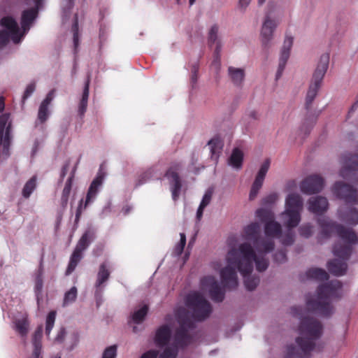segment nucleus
Masks as SVG:
<instances>
[{
	"instance_id": "f257e3e1",
	"label": "nucleus",
	"mask_w": 358,
	"mask_h": 358,
	"mask_svg": "<svg viewBox=\"0 0 358 358\" xmlns=\"http://www.w3.org/2000/svg\"><path fill=\"white\" fill-rule=\"evenodd\" d=\"M255 264L256 270L259 272L265 271L269 265V260L264 255H257L250 243H241L234 260L230 257L228 266H225V290L235 289L238 286L236 268L244 278L246 289L253 291L259 283V276L250 275Z\"/></svg>"
},
{
	"instance_id": "f03ea898",
	"label": "nucleus",
	"mask_w": 358,
	"mask_h": 358,
	"mask_svg": "<svg viewBox=\"0 0 358 358\" xmlns=\"http://www.w3.org/2000/svg\"><path fill=\"white\" fill-rule=\"evenodd\" d=\"M317 222L321 228V234L324 238H329L334 232L338 236L339 240L332 249L334 255L337 258L329 261L327 268L335 276L343 275L347 272V262L352 255L353 245L358 243V238L353 229L335 224L326 217H320Z\"/></svg>"
},
{
	"instance_id": "7ed1b4c3",
	"label": "nucleus",
	"mask_w": 358,
	"mask_h": 358,
	"mask_svg": "<svg viewBox=\"0 0 358 358\" xmlns=\"http://www.w3.org/2000/svg\"><path fill=\"white\" fill-rule=\"evenodd\" d=\"M291 314L301 319L299 326L300 336L296 338L297 347L292 345L287 346L285 358H305L315 349L321 350L323 346L320 344L317 346L315 344V341L322 334L321 322L312 317H303V309L299 306L292 307Z\"/></svg>"
},
{
	"instance_id": "20e7f679",
	"label": "nucleus",
	"mask_w": 358,
	"mask_h": 358,
	"mask_svg": "<svg viewBox=\"0 0 358 358\" xmlns=\"http://www.w3.org/2000/svg\"><path fill=\"white\" fill-rule=\"evenodd\" d=\"M178 327L174 331L172 342L165 348L159 358H176L178 350L185 349L193 341L190 331L194 328V322L190 320L184 308H178L176 312Z\"/></svg>"
},
{
	"instance_id": "39448f33",
	"label": "nucleus",
	"mask_w": 358,
	"mask_h": 358,
	"mask_svg": "<svg viewBox=\"0 0 358 358\" xmlns=\"http://www.w3.org/2000/svg\"><path fill=\"white\" fill-rule=\"evenodd\" d=\"M341 287V282L337 280L319 286L317 295L306 301L308 309L322 316H330L334 310L331 299L338 296V291Z\"/></svg>"
},
{
	"instance_id": "423d86ee",
	"label": "nucleus",
	"mask_w": 358,
	"mask_h": 358,
	"mask_svg": "<svg viewBox=\"0 0 358 358\" xmlns=\"http://www.w3.org/2000/svg\"><path fill=\"white\" fill-rule=\"evenodd\" d=\"M261 226L258 222H252L245 226L243 229V239L252 243L254 248L257 250V255H262L266 257V254L273 250L275 243L273 239L268 237H261Z\"/></svg>"
},
{
	"instance_id": "0eeeda50",
	"label": "nucleus",
	"mask_w": 358,
	"mask_h": 358,
	"mask_svg": "<svg viewBox=\"0 0 358 358\" xmlns=\"http://www.w3.org/2000/svg\"><path fill=\"white\" fill-rule=\"evenodd\" d=\"M185 303L192 310V319L189 318L194 322V327H196L194 321L201 322L206 320L212 312L210 303L199 292L189 294L186 297ZM187 313H189L187 311Z\"/></svg>"
},
{
	"instance_id": "6e6552de",
	"label": "nucleus",
	"mask_w": 358,
	"mask_h": 358,
	"mask_svg": "<svg viewBox=\"0 0 358 358\" xmlns=\"http://www.w3.org/2000/svg\"><path fill=\"white\" fill-rule=\"evenodd\" d=\"M303 199L299 194L291 193L285 199V210L282 213L285 225L292 229L296 227L300 220V212L303 209Z\"/></svg>"
},
{
	"instance_id": "1a4fd4ad",
	"label": "nucleus",
	"mask_w": 358,
	"mask_h": 358,
	"mask_svg": "<svg viewBox=\"0 0 358 358\" xmlns=\"http://www.w3.org/2000/svg\"><path fill=\"white\" fill-rule=\"evenodd\" d=\"M10 114L0 115V160H6L10 155L13 136L11 134V122H9Z\"/></svg>"
},
{
	"instance_id": "9d476101",
	"label": "nucleus",
	"mask_w": 358,
	"mask_h": 358,
	"mask_svg": "<svg viewBox=\"0 0 358 358\" xmlns=\"http://www.w3.org/2000/svg\"><path fill=\"white\" fill-rule=\"evenodd\" d=\"M329 64V55L328 53L322 54L313 73L311 83L306 95L313 98L317 96V92L321 87L322 80L327 71Z\"/></svg>"
},
{
	"instance_id": "9b49d317",
	"label": "nucleus",
	"mask_w": 358,
	"mask_h": 358,
	"mask_svg": "<svg viewBox=\"0 0 358 358\" xmlns=\"http://www.w3.org/2000/svg\"><path fill=\"white\" fill-rule=\"evenodd\" d=\"M278 26L275 20H272L268 15H266L262 23L260 31L262 47L264 52L268 57L269 49L271 47V41L273 38V32Z\"/></svg>"
},
{
	"instance_id": "f8f14e48",
	"label": "nucleus",
	"mask_w": 358,
	"mask_h": 358,
	"mask_svg": "<svg viewBox=\"0 0 358 358\" xmlns=\"http://www.w3.org/2000/svg\"><path fill=\"white\" fill-rule=\"evenodd\" d=\"M104 177L105 173L100 170L90 185L85 203L83 204V199L80 201L76 213V217H80L83 209H85L87 206L95 199L99 192V189L103 184Z\"/></svg>"
},
{
	"instance_id": "ddd939ff",
	"label": "nucleus",
	"mask_w": 358,
	"mask_h": 358,
	"mask_svg": "<svg viewBox=\"0 0 358 358\" xmlns=\"http://www.w3.org/2000/svg\"><path fill=\"white\" fill-rule=\"evenodd\" d=\"M180 168V163L173 162L165 174V176L169 180L171 185L172 197L174 201L178 199L182 187L181 180L178 173Z\"/></svg>"
},
{
	"instance_id": "4468645a",
	"label": "nucleus",
	"mask_w": 358,
	"mask_h": 358,
	"mask_svg": "<svg viewBox=\"0 0 358 358\" xmlns=\"http://www.w3.org/2000/svg\"><path fill=\"white\" fill-rule=\"evenodd\" d=\"M334 193L346 203H356L358 201V192L351 185L343 182H338L334 185Z\"/></svg>"
},
{
	"instance_id": "2eb2a0df",
	"label": "nucleus",
	"mask_w": 358,
	"mask_h": 358,
	"mask_svg": "<svg viewBox=\"0 0 358 358\" xmlns=\"http://www.w3.org/2000/svg\"><path fill=\"white\" fill-rule=\"evenodd\" d=\"M271 159L269 158H267L264 161V162L261 165L251 187V189L249 194L250 200H253L258 194L259 189L262 188L263 185L264 178L269 169Z\"/></svg>"
},
{
	"instance_id": "dca6fc26",
	"label": "nucleus",
	"mask_w": 358,
	"mask_h": 358,
	"mask_svg": "<svg viewBox=\"0 0 358 358\" xmlns=\"http://www.w3.org/2000/svg\"><path fill=\"white\" fill-rule=\"evenodd\" d=\"M203 289H208L211 299L214 301H222L224 299V293L215 278L213 276L203 277L201 280Z\"/></svg>"
},
{
	"instance_id": "f3484780",
	"label": "nucleus",
	"mask_w": 358,
	"mask_h": 358,
	"mask_svg": "<svg viewBox=\"0 0 358 358\" xmlns=\"http://www.w3.org/2000/svg\"><path fill=\"white\" fill-rule=\"evenodd\" d=\"M324 187V180L318 176H310L303 180L300 185L301 191L306 194L320 192Z\"/></svg>"
},
{
	"instance_id": "a211bd4d",
	"label": "nucleus",
	"mask_w": 358,
	"mask_h": 358,
	"mask_svg": "<svg viewBox=\"0 0 358 358\" xmlns=\"http://www.w3.org/2000/svg\"><path fill=\"white\" fill-rule=\"evenodd\" d=\"M293 37L286 36L284 41L283 46L281 50L280 57L279 59V64L278 70L275 75V80H278L285 68L287 62L289 57L290 50L293 45Z\"/></svg>"
},
{
	"instance_id": "6ab92c4d",
	"label": "nucleus",
	"mask_w": 358,
	"mask_h": 358,
	"mask_svg": "<svg viewBox=\"0 0 358 358\" xmlns=\"http://www.w3.org/2000/svg\"><path fill=\"white\" fill-rule=\"evenodd\" d=\"M0 24L8 30V33L10 34V38L14 43L20 42L23 34H20L18 24L13 17H3L0 20Z\"/></svg>"
},
{
	"instance_id": "aec40b11",
	"label": "nucleus",
	"mask_w": 358,
	"mask_h": 358,
	"mask_svg": "<svg viewBox=\"0 0 358 358\" xmlns=\"http://www.w3.org/2000/svg\"><path fill=\"white\" fill-rule=\"evenodd\" d=\"M171 329L168 324L160 326L155 332V343L157 347H167L172 342Z\"/></svg>"
},
{
	"instance_id": "412c9836",
	"label": "nucleus",
	"mask_w": 358,
	"mask_h": 358,
	"mask_svg": "<svg viewBox=\"0 0 358 358\" xmlns=\"http://www.w3.org/2000/svg\"><path fill=\"white\" fill-rule=\"evenodd\" d=\"M41 5L42 3L38 5L35 3V8H29L22 12L21 17V27L23 31V35L29 30L31 24L37 17L38 9Z\"/></svg>"
},
{
	"instance_id": "4be33fe9",
	"label": "nucleus",
	"mask_w": 358,
	"mask_h": 358,
	"mask_svg": "<svg viewBox=\"0 0 358 358\" xmlns=\"http://www.w3.org/2000/svg\"><path fill=\"white\" fill-rule=\"evenodd\" d=\"M328 201L325 197L313 196L308 200V210L315 214H322L327 210Z\"/></svg>"
},
{
	"instance_id": "5701e85b",
	"label": "nucleus",
	"mask_w": 358,
	"mask_h": 358,
	"mask_svg": "<svg viewBox=\"0 0 358 358\" xmlns=\"http://www.w3.org/2000/svg\"><path fill=\"white\" fill-rule=\"evenodd\" d=\"M110 275V265L107 262H103L99 267L96 275V280L94 286L96 291L101 289V287L108 281Z\"/></svg>"
},
{
	"instance_id": "b1692460",
	"label": "nucleus",
	"mask_w": 358,
	"mask_h": 358,
	"mask_svg": "<svg viewBox=\"0 0 358 358\" xmlns=\"http://www.w3.org/2000/svg\"><path fill=\"white\" fill-rule=\"evenodd\" d=\"M245 71L243 69L229 66L228 68V77L231 83L237 87H241L245 79Z\"/></svg>"
},
{
	"instance_id": "393cba45",
	"label": "nucleus",
	"mask_w": 358,
	"mask_h": 358,
	"mask_svg": "<svg viewBox=\"0 0 358 358\" xmlns=\"http://www.w3.org/2000/svg\"><path fill=\"white\" fill-rule=\"evenodd\" d=\"M96 237L95 231L92 229H87L79 239L75 249L83 252Z\"/></svg>"
},
{
	"instance_id": "a878e982",
	"label": "nucleus",
	"mask_w": 358,
	"mask_h": 358,
	"mask_svg": "<svg viewBox=\"0 0 358 358\" xmlns=\"http://www.w3.org/2000/svg\"><path fill=\"white\" fill-rule=\"evenodd\" d=\"M243 152L238 148L233 149L228 160L227 164L236 170H240L243 166Z\"/></svg>"
},
{
	"instance_id": "bb28decb",
	"label": "nucleus",
	"mask_w": 358,
	"mask_h": 358,
	"mask_svg": "<svg viewBox=\"0 0 358 358\" xmlns=\"http://www.w3.org/2000/svg\"><path fill=\"white\" fill-rule=\"evenodd\" d=\"M341 219L352 225L358 224V210L355 208H350L347 210H339Z\"/></svg>"
},
{
	"instance_id": "cd10ccee",
	"label": "nucleus",
	"mask_w": 358,
	"mask_h": 358,
	"mask_svg": "<svg viewBox=\"0 0 358 358\" xmlns=\"http://www.w3.org/2000/svg\"><path fill=\"white\" fill-rule=\"evenodd\" d=\"M74 172L75 170L72 171L70 177L67 179L62 193L60 204L63 208H66L68 205L69 199L72 188L73 180L74 178Z\"/></svg>"
},
{
	"instance_id": "c85d7f7f",
	"label": "nucleus",
	"mask_w": 358,
	"mask_h": 358,
	"mask_svg": "<svg viewBox=\"0 0 358 358\" xmlns=\"http://www.w3.org/2000/svg\"><path fill=\"white\" fill-rule=\"evenodd\" d=\"M358 169V156L357 155H350L346 157L345 165L341 171V176L343 178L348 177L347 172L355 171Z\"/></svg>"
},
{
	"instance_id": "c756f323",
	"label": "nucleus",
	"mask_w": 358,
	"mask_h": 358,
	"mask_svg": "<svg viewBox=\"0 0 358 358\" xmlns=\"http://www.w3.org/2000/svg\"><path fill=\"white\" fill-rule=\"evenodd\" d=\"M264 231L266 235V237L273 239V237L279 236L281 234V225L278 222L272 220L265 224Z\"/></svg>"
},
{
	"instance_id": "7c9ffc66",
	"label": "nucleus",
	"mask_w": 358,
	"mask_h": 358,
	"mask_svg": "<svg viewBox=\"0 0 358 358\" xmlns=\"http://www.w3.org/2000/svg\"><path fill=\"white\" fill-rule=\"evenodd\" d=\"M221 50L222 45L220 42L217 43L214 51L213 60L211 63L210 70L216 76L218 74L221 69Z\"/></svg>"
},
{
	"instance_id": "2f4dec72",
	"label": "nucleus",
	"mask_w": 358,
	"mask_h": 358,
	"mask_svg": "<svg viewBox=\"0 0 358 358\" xmlns=\"http://www.w3.org/2000/svg\"><path fill=\"white\" fill-rule=\"evenodd\" d=\"M308 279L317 280H326L329 278V274L325 270L320 268H311L306 272Z\"/></svg>"
},
{
	"instance_id": "473e14b6",
	"label": "nucleus",
	"mask_w": 358,
	"mask_h": 358,
	"mask_svg": "<svg viewBox=\"0 0 358 358\" xmlns=\"http://www.w3.org/2000/svg\"><path fill=\"white\" fill-rule=\"evenodd\" d=\"M83 258V252L74 249L72 255H71L69 263L66 271V275H70L76 268L78 264Z\"/></svg>"
},
{
	"instance_id": "72a5a7b5",
	"label": "nucleus",
	"mask_w": 358,
	"mask_h": 358,
	"mask_svg": "<svg viewBox=\"0 0 358 358\" xmlns=\"http://www.w3.org/2000/svg\"><path fill=\"white\" fill-rule=\"evenodd\" d=\"M213 193V191L210 188L208 189L205 192V194L203 196V199L196 212V220L198 221H200L201 219L202 218L204 208L210 203L212 199Z\"/></svg>"
},
{
	"instance_id": "f704fd0d",
	"label": "nucleus",
	"mask_w": 358,
	"mask_h": 358,
	"mask_svg": "<svg viewBox=\"0 0 358 358\" xmlns=\"http://www.w3.org/2000/svg\"><path fill=\"white\" fill-rule=\"evenodd\" d=\"M15 331L22 337L26 336L29 327L27 317L17 319L14 322Z\"/></svg>"
},
{
	"instance_id": "c9c22d12",
	"label": "nucleus",
	"mask_w": 358,
	"mask_h": 358,
	"mask_svg": "<svg viewBox=\"0 0 358 358\" xmlns=\"http://www.w3.org/2000/svg\"><path fill=\"white\" fill-rule=\"evenodd\" d=\"M208 145L211 152V157L216 160L219 157L222 147L221 140L218 137H215L208 141Z\"/></svg>"
},
{
	"instance_id": "e433bc0d",
	"label": "nucleus",
	"mask_w": 358,
	"mask_h": 358,
	"mask_svg": "<svg viewBox=\"0 0 358 358\" xmlns=\"http://www.w3.org/2000/svg\"><path fill=\"white\" fill-rule=\"evenodd\" d=\"M36 176H34L25 183L22 192L25 199H28L36 188Z\"/></svg>"
},
{
	"instance_id": "4c0bfd02",
	"label": "nucleus",
	"mask_w": 358,
	"mask_h": 358,
	"mask_svg": "<svg viewBox=\"0 0 358 358\" xmlns=\"http://www.w3.org/2000/svg\"><path fill=\"white\" fill-rule=\"evenodd\" d=\"M148 312V306L147 305L143 306L140 309L137 310L133 313V321L136 324L142 322L144 320Z\"/></svg>"
},
{
	"instance_id": "58836bf2",
	"label": "nucleus",
	"mask_w": 358,
	"mask_h": 358,
	"mask_svg": "<svg viewBox=\"0 0 358 358\" xmlns=\"http://www.w3.org/2000/svg\"><path fill=\"white\" fill-rule=\"evenodd\" d=\"M78 291L76 287H72L64 294L63 300V306H66L70 303L74 302L77 299Z\"/></svg>"
},
{
	"instance_id": "ea45409f",
	"label": "nucleus",
	"mask_w": 358,
	"mask_h": 358,
	"mask_svg": "<svg viewBox=\"0 0 358 358\" xmlns=\"http://www.w3.org/2000/svg\"><path fill=\"white\" fill-rule=\"evenodd\" d=\"M48 106L44 105L41 103L38 111V116H37V120L41 123L43 124L45 123L50 115V110L48 109Z\"/></svg>"
},
{
	"instance_id": "a19ab883",
	"label": "nucleus",
	"mask_w": 358,
	"mask_h": 358,
	"mask_svg": "<svg viewBox=\"0 0 358 358\" xmlns=\"http://www.w3.org/2000/svg\"><path fill=\"white\" fill-rule=\"evenodd\" d=\"M56 314V311L52 310L47 315L45 322V334L47 336H50V334L54 327Z\"/></svg>"
},
{
	"instance_id": "79ce46f5",
	"label": "nucleus",
	"mask_w": 358,
	"mask_h": 358,
	"mask_svg": "<svg viewBox=\"0 0 358 358\" xmlns=\"http://www.w3.org/2000/svg\"><path fill=\"white\" fill-rule=\"evenodd\" d=\"M256 216L260 219L262 222L267 223L273 219V213L266 209L260 208L256 211Z\"/></svg>"
},
{
	"instance_id": "37998d69",
	"label": "nucleus",
	"mask_w": 358,
	"mask_h": 358,
	"mask_svg": "<svg viewBox=\"0 0 358 358\" xmlns=\"http://www.w3.org/2000/svg\"><path fill=\"white\" fill-rule=\"evenodd\" d=\"M72 31L73 34V43L75 48H77V47L79 45V35H78V14L75 15V19L73 24L72 25Z\"/></svg>"
},
{
	"instance_id": "c03bdc74",
	"label": "nucleus",
	"mask_w": 358,
	"mask_h": 358,
	"mask_svg": "<svg viewBox=\"0 0 358 358\" xmlns=\"http://www.w3.org/2000/svg\"><path fill=\"white\" fill-rule=\"evenodd\" d=\"M43 336V327L38 326L34 331L32 338V344L37 345H42L41 340Z\"/></svg>"
},
{
	"instance_id": "a18cd8bd",
	"label": "nucleus",
	"mask_w": 358,
	"mask_h": 358,
	"mask_svg": "<svg viewBox=\"0 0 358 358\" xmlns=\"http://www.w3.org/2000/svg\"><path fill=\"white\" fill-rule=\"evenodd\" d=\"M299 231L301 236L308 238L313 233V227L310 224H305L299 227Z\"/></svg>"
},
{
	"instance_id": "49530a36",
	"label": "nucleus",
	"mask_w": 358,
	"mask_h": 358,
	"mask_svg": "<svg viewBox=\"0 0 358 358\" xmlns=\"http://www.w3.org/2000/svg\"><path fill=\"white\" fill-rule=\"evenodd\" d=\"M61 6L64 14L67 16L74 6V0H62Z\"/></svg>"
},
{
	"instance_id": "de8ad7c7",
	"label": "nucleus",
	"mask_w": 358,
	"mask_h": 358,
	"mask_svg": "<svg viewBox=\"0 0 358 358\" xmlns=\"http://www.w3.org/2000/svg\"><path fill=\"white\" fill-rule=\"evenodd\" d=\"M218 27L214 24L211 27L208 33V43L210 45L214 44L217 38Z\"/></svg>"
},
{
	"instance_id": "09e8293b",
	"label": "nucleus",
	"mask_w": 358,
	"mask_h": 358,
	"mask_svg": "<svg viewBox=\"0 0 358 358\" xmlns=\"http://www.w3.org/2000/svg\"><path fill=\"white\" fill-rule=\"evenodd\" d=\"M117 355V346L111 345L104 350L102 358H115Z\"/></svg>"
},
{
	"instance_id": "8fccbe9b",
	"label": "nucleus",
	"mask_w": 358,
	"mask_h": 358,
	"mask_svg": "<svg viewBox=\"0 0 358 358\" xmlns=\"http://www.w3.org/2000/svg\"><path fill=\"white\" fill-rule=\"evenodd\" d=\"M180 240L179 243L176 246L175 250L177 255H180L182 253L184 248L186 244V236L185 234L183 233H181L180 234Z\"/></svg>"
},
{
	"instance_id": "3c124183",
	"label": "nucleus",
	"mask_w": 358,
	"mask_h": 358,
	"mask_svg": "<svg viewBox=\"0 0 358 358\" xmlns=\"http://www.w3.org/2000/svg\"><path fill=\"white\" fill-rule=\"evenodd\" d=\"M10 34L5 30L0 31V48L6 45L9 42Z\"/></svg>"
},
{
	"instance_id": "603ef678",
	"label": "nucleus",
	"mask_w": 358,
	"mask_h": 358,
	"mask_svg": "<svg viewBox=\"0 0 358 358\" xmlns=\"http://www.w3.org/2000/svg\"><path fill=\"white\" fill-rule=\"evenodd\" d=\"M35 88L36 85L34 83H31L27 86L24 94L22 96L23 102H24V101L31 95V94L34 92Z\"/></svg>"
},
{
	"instance_id": "864d4df0",
	"label": "nucleus",
	"mask_w": 358,
	"mask_h": 358,
	"mask_svg": "<svg viewBox=\"0 0 358 358\" xmlns=\"http://www.w3.org/2000/svg\"><path fill=\"white\" fill-rule=\"evenodd\" d=\"M274 261L278 263H283L286 261V253L283 250H279L274 254Z\"/></svg>"
},
{
	"instance_id": "5fc2aeb1",
	"label": "nucleus",
	"mask_w": 358,
	"mask_h": 358,
	"mask_svg": "<svg viewBox=\"0 0 358 358\" xmlns=\"http://www.w3.org/2000/svg\"><path fill=\"white\" fill-rule=\"evenodd\" d=\"M294 235L291 231H289L285 237L282 239V243L285 245H290L294 243Z\"/></svg>"
},
{
	"instance_id": "6e6d98bb",
	"label": "nucleus",
	"mask_w": 358,
	"mask_h": 358,
	"mask_svg": "<svg viewBox=\"0 0 358 358\" xmlns=\"http://www.w3.org/2000/svg\"><path fill=\"white\" fill-rule=\"evenodd\" d=\"M87 102L88 101L82 99L80 101L79 106H78V114L80 117H83L86 112L87 107Z\"/></svg>"
},
{
	"instance_id": "4d7b16f0",
	"label": "nucleus",
	"mask_w": 358,
	"mask_h": 358,
	"mask_svg": "<svg viewBox=\"0 0 358 358\" xmlns=\"http://www.w3.org/2000/svg\"><path fill=\"white\" fill-rule=\"evenodd\" d=\"M66 334V332L65 328L64 327L60 328V329L59 330L57 335L55 339V341L57 343H62L64 340Z\"/></svg>"
},
{
	"instance_id": "13d9d810",
	"label": "nucleus",
	"mask_w": 358,
	"mask_h": 358,
	"mask_svg": "<svg viewBox=\"0 0 358 358\" xmlns=\"http://www.w3.org/2000/svg\"><path fill=\"white\" fill-rule=\"evenodd\" d=\"M198 71H199V67L196 65H194L192 66V75H191V83L192 85H194L196 83L198 80Z\"/></svg>"
},
{
	"instance_id": "bf43d9fd",
	"label": "nucleus",
	"mask_w": 358,
	"mask_h": 358,
	"mask_svg": "<svg viewBox=\"0 0 358 358\" xmlns=\"http://www.w3.org/2000/svg\"><path fill=\"white\" fill-rule=\"evenodd\" d=\"M159 352L156 350H150L143 353L140 358H157Z\"/></svg>"
},
{
	"instance_id": "052dcab7",
	"label": "nucleus",
	"mask_w": 358,
	"mask_h": 358,
	"mask_svg": "<svg viewBox=\"0 0 358 358\" xmlns=\"http://www.w3.org/2000/svg\"><path fill=\"white\" fill-rule=\"evenodd\" d=\"M33 346L32 358H43L41 356L42 345H33Z\"/></svg>"
},
{
	"instance_id": "680f3d73",
	"label": "nucleus",
	"mask_w": 358,
	"mask_h": 358,
	"mask_svg": "<svg viewBox=\"0 0 358 358\" xmlns=\"http://www.w3.org/2000/svg\"><path fill=\"white\" fill-rule=\"evenodd\" d=\"M42 273L43 271H38V273L36 278V289L38 290H41L43 287Z\"/></svg>"
},
{
	"instance_id": "e2e57ef3",
	"label": "nucleus",
	"mask_w": 358,
	"mask_h": 358,
	"mask_svg": "<svg viewBox=\"0 0 358 358\" xmlns=\"http://www.w3.org/2000/svg\"><path fill=\"white\" fill-rule=\"evenodd\" d=\"M315 98L306 95V101H305V108L307 110V113H309L311 111L312 109V104L314 101Z\"/></svg>"
},
{
	"instance_id": "0e129e2a",
	"label": "nucleus",
	"mask_w": 358,
	"mask_h": 358,
	"mask_svg": "<svg viewBox=\"0 0 358 358\" xmlns=\"http://www.w3.org/2000/svg\"><path fill=\"white\" fill-rule=\"evenodd\" d=\"M54 92H55L54 90L49 92V93L47 94L46 97L41 102V103L49 106V105L51 103V102L53 99Z\"/></svg>"
},
{
	"instance_id": "69168bd1",
	"label": "nucleus",
	"mask_w": 358,
	"mask_h": 358,
	"mask_svg": "<svg viewBox=\"0 0 358 358\" xmlns=\"http://www.w3.org/2000/svg\"><path fill=\"white\" fill-rule=\"evenodd\" d=\"M252 0H238V7L241 11H245Z\"/></svg>"
},
{
	"instance_id": "338daca9",
	"label": "nucleus",
	"mask_w": 358,
	"mask_h": 358,
	"mask_svg": "<svg viewBox=\"0 0 358 358\" xmlns=\"http://www.w3.org/2000/svg\"><path fill=\"white\" fill-rule=\"evenodd\" d=\"M150 172H145L142 175H141L138 180V182L136 183V186H140L143 185L147 180V179L150 178Z\"/></svg>"
},
{
	"instance_id": "774afa93",
	"label": "nucleus",
	"mask_w": 358,
	"mask_h": 358,
	"mask_svg": "<svg viewBox=\"0 0 358 358\" xmlns=\"http://www.w3.org/2000/svg\"><path fill=\"white\" fill-rule=\"evenodd\" d=\"M278 196L275 194H272L264 199V204H270L274 203L277 200Z\"/></svg>"
}]
</instances>
